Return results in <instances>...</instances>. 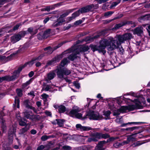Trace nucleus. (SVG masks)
Returning <instances> with one entry per match:
<instances>
[{"mask_svg":"<svg viewBox=\"0 0 150 150\" xmlns=\"http://www.w3.org/2000/svg\"><path fill=\"white\" fill-rule=\"evenodd\" d=\"M136 128V127H134L128 128H127L124 130L128 131L129 132H130L133 131Z\"/></svg>","mask_w":150,"mask_h":150,"instance_id":"ea45409f","label":"nucleus"},{"mask_svg":"<svg viewBox=\"0 0 150 150\" xmlns=\"http://www.w3.org/2000/svg\"><path fill=\"white\" fill-rule=\"evenodd\" d=\"M33 80V79H30L28 81H27L26 83H24L23 84V86L25 87L27 85L29 84Z\"/></svg>","mask_w":150,"mask_h":150,"instance_id":"49530a36","label":"nucleus"},{"mask_svg":"<svg viewBox=\"0 0 150 150\" xmlns=\"http://www.w3.org/2000/svg\"><path fill=\"white\" fill-rule=\"evenodd\" d=\"M82 22V21L81 20H79L76 21L75 23V24L76 25H78L81 23Z\"/></svg>","mask_w":150,"mask_h":150,"instance_id":"680f3d73","label":"nucleus"},{"mask_svg":"<svg viewBox=\"0 0 150 150\" xmlns=\"http://www.w3.org/2000/svg\"><path fill=\"white\" fill-rule=\"evenodd\" d=\"M140 98L139 97L136 99H135L133 101L135 104V105H130L128 106H122L119 109H117L114 108L113 109L114 115H118L121 113L127 112L129 111H132L135 109H141L142 107L141 105L140 101H139Z\"/></svg>","mask_w":150,"mask_h":150,"instance_id":"f03ea898","label":"nucleus"},{"mask_svg":"<svg viewBox=\"0 0 150 150\" xmlns=\"http://www.w3.org/2000/svg\"><path fill=\"white\" fill-rule=\"evenodd\" d=\"M21 25V23H19L17 24L13 28V30H15L18 29V28Z\"/></svg>","mask_w":150,"mask_h":150,"instance_id":"864d4df0","label":"nucleus"},{"mask_svg":"<svg viewBox=\"0 0 150 150\" xmlns=\"http://www.w3.org/2000/svg\"><path fill=\"white\" fill-rule=\"evenodd\" d=\"M57 69L53 71H50L48 73L47 76V77L45 78V81H48V80H51L53 79L56 76V73H57Z\"/></svg>","mask_w":150,"mask_h":150,"instance_id":"9b49d317","label":"nucleus"},{"mask_svg":"<svg viewBox=\"0 0 150 150\" xmlns=\"http://www.w3.org/2000/svg\"><path fill=\"white\" fill-rule=\"evenodd\" d=\"M64 122V120H63L56 119L55 121L53 123L54 124L57 123L59 126L62 127L63 125Z\"/></svg>","mask_w":150,"mask_h":150,"instance_id":"5701e85b","label":"nucleus"},{"mask_svg":"<svg viewBox=\"0 0 150 150\" xmlns=\"http://www.w3.org/2000/svg\"><path fill=\"white\" fill-rule=\"evenodd\" d=\"M62 148L64 150H70L71 149V147L68 146H63Z\"/></svg>","mask_w":150,"mask_h":150,"instance_id":"8fccbe9b","label":"nucleus"},{"mask_svg":"<svg viewBox=\"0 0 150 150\" xmlns=\"http://www.w3.org/2000/svg\"><path fill=\"white\" fill-rule=\"evenodd\" d=\"M19 98L18 97H16L15 99V103L18 108H19Z\"/></svg>","mask_w":150,"mask_h":150,"instance_id":"4c0bfd02","label":"nucleus"},{"mask_svg":"<svg viewBox=\"0 0 150 150\" xmlns=\"http://www.w3.org/2000/svg\"><path fill=\"white\" fill-rule=\"evenodd\" d=\"M41 96L42 97V99L43 100L45 103L46 104L47 99L49 97L48 95L44 93L41 95Z\"/></svg>","mask_w":150,"mask_h":150,"instance_id":"c85d7f7f","label":"nucleus"},{"mask_svg":"<svg viewBox=\"0 0 150 150\" xmlns=\"http://www.w3.org/2000/svg\"><path fill=\"white\" fill-rule=\"evenodd\" d=\"M137 134L135 133L134 134H132L127 137V140L129 141V142L135 141L136 140L135 135Z\"/></svg>","mask_w":150,"mask_h":150,"instance_id":"4be33fe9","label":"nucleus"},{"mask_svg":"<svg viewBox=\"0 0 150 150\" xmlns=\"http://www.w3.org/2000/svg\"><path fill=\"white\" fill-rule=\"evenodd\" d=\"M99 136L100 139L101 138L105 139L109 137V135L107 134H103L101 133H99Z\"/></svg>","mask_w":150,"mask_h":150,"instance_id":"7c9ffc66","label":"nucleus"},{"mask_svg":"<svg viewBox=\"0 0 150 150\" xmlns=\"http://www.w3.org/2000/svg\"><path fill=\"white\" fill-rule=\"evenodd\" d=\"M34 74V73L33 72V71H31L29 73V74H28L29 76L30 77H31Z\"/></svg>","mask_w":150,"mask_h":150,"instance_id":"338daca9","label":"nucleus"},{"mask_svg":"<svg viewBox=\"0 0 150 150\" xmlns=\"http://www.w3.org/2000/svg\"><path fill=\"white\" fill-rule=\"evenodd\" d=\"M117 139H118V138L117 137H112L110 138L107 139V141L106 142V143L111 142H113L115 140Z\"/></svg>","mask_w":150,"mask_h":150,"instance_id":"79ce46f5","label":"nucleus"},{"mask_svg":"<svg viewBox=\"0 0 150 150\" xmlns=\"http://www.w3.org/2000/svg\"><path fill=\"white\" fill-rule=\"evenodd\" d=\"M142 32V30L141 28H137L135 29L134 33L139 35Z\"/></svg>","mask_w":150,"mask_h":150,"instance_id":"a878e982","label":"nucleus"},{"mask_svg":"<svg viewBox=\"0 0 150 150\" xmlns=\"http://www.w3.org/2000/svg\"><path fill=\"white\" fill-rule=\"evenodd\" d=\"M71 73L70 70L67 69L61 68L57 69V75L60 78H64V75H68Z\"/></svg>","mask_w":150,"mask_h":150,"instance_id":"39448f33","label":"nucleus"},{"mask_svg":"<svg viewBox=\"0 0 150 150\" xmlns=\"http://www.w3.org/2000/svg\"><path fill=\"white\" fill-rule=\"evenodd\" d=\"M2 123L1 127V129L3 133H5L6 131V126L4 120H2Z\"/></svg>","mask_w":150,"mask_h":150,"instance_id":"393cba45","label":"nucleus"},{"mask_svg":"<svg viewBox=\"0 0 150 150\" xmlns=\"http://www.w3.org/2000/svg\"><path fill=\"white\" fill-rule=\"evenodd\" d=\"M113 12L112 11H108L105 13L104 16H105L109 17L110 16Z\"/></svg>","mask_w":150,"mask_h":150,"instance_id":"a18cd8bd","label":"nucleus"},{"mask_svg":"<svg viewBox=\"0 0 150 150\" xmlns=\"http://www.w3.org/2000/svg\"><path fill=\"white\" fill-rule=\"evenodd\" d=\"M87 116L90 119L93 120H99L102 118V116L100 115L98 112L93 111H89Z\"/></svg>","mask_w":150,"mask_h":150,"instance_id":"423d86ee","label":"nucleus"},{"mask_svg":"<svg viewBox=\"0 0 150 150\" xmlns=\"http://www.w3.org/2000/svg\"><path fill=\"white\" fill-rule=\"evenodd\" d=\"M94 5L93 4H91L88 5L85 7L82 8L77 11L79 12V15L80 13H83L87 12L90 10L92 8H94Z\"/></svg>","mask_w":150,"mask_h":150,"instance_id":"dca6fc26","label":"nucleus"},{"mask_svg":"<svg viewBox=\"0 0 150 150\" xmlns=\"http://www.w3.org/2000/svg\"><path fill=\"white\" fill-rule=\"evenodd\" d=\"M16 117L17 118L18 120L21 119V117L20 116L19 113H16Z\"/></svg>","mask_w":150,"mask_h":150,"instance_id":"0e129e2a","label":"nucleus"},{"mask_svg":"<svg viewBox=\"0 0 150 150\" xmlns=\"http://www.w3.org/2000/svg\"><path fill=\"white\" fill-rule=\"evenodd\" d=\"M36 59H33L31 62H29L28 63H27L23 65L22 66L20 67H19L18 69L15 71L14 72L15 73H17L18 75V76H19V74L20 72L23 69L24 67H26L27 65H28L29 66H31L34 63V61Z\"/></svg>","mask_w":150,"mask_h":150,"instance_id":"ddd939ff","label":"nucleus"},{"mask_svg":"<svg viewBox=\"0 0 150 150\" xmlns=\"http://www.w3.org/2000/svg\"><path fill=\"white\" fill-rule=\"evenodd\" d=\"M100 139L99 133H95L91 135V137L88 139V141L90 142L92 141L96 142Z\"/></svg>","mask_w":150,"mask_h":150,"instance_id":"4468645a","label":"nucleus"},{"mask_svg":"<svg viewBox=\"0 0 150 150\" xmlns=\"http://www.w3.org/2000/svg\"><path fill=\"white\" fill-rule=\"evenodd\" d=\"M114 147L117 148L121 146V143L116 142L113 144Z\"/></svg>","mask_w":150,"mask_h":150,"instance_id":"37998d69","label":"nucleus"},{"mask_svg":"<svg viewBox=\"0 0 150 150\" xmlns=\"http://www.w3.org/2000/svg\"><path fill=\"white\" fill-rule=\"evenodd\" d=\"M44 50L47 51V52L48 54H51L53 51L52 48L50 47L45 48Z\"/></svg>","mask_w":150,"mask_h":150,"instance_id":"72a5a7b5","label":"nucleus"},{"mask_svg":"<svg viewBox=\"0 0 150 150\" xmlns=\"http://www.w3.org/2000/svg\"><path fill=\"white\" fill-rule=\"evenodd\" d=\"M76 127L78 130L81 131H88L92 129V128L90 127L82 126L80 124H76Z\"/></svg>","mask_w":150,"mask_h":150,"instance_id":"f3484780","label":"nucleus"},{"mask_svg":"<svg viewBox=\"0 0 150 150\" xmlns=\"http://www.w3.org/2000/svg\"><path fill=\"white\" fill-rule=\"evenodd\" d=\"M28 31L31 35H34L37 33L38 30L37 29L34 30L32 28H29L28 29Z\"/></svg>","mask_w":150,"mask_h":150,"instance_id":"bb28decb","label":"nucleus"},{"mask_svg":"<svg viewBox=\"0 0 150 150\" xmlns=\"http://www.w3.org/2000/svg\"><path fill=\"white\" fill-rule=\"evenodd\" d=\"M142 123H143V122H128V124H136V125H140Z\"/></svg>","mask_w":150,"mask_h":150,"instance_id":"6e6d98bb","label":"nucleus"},{"mask_svg":"<svg viewBox=\"0 0 150 150\" xmlns=\"http://www.w3.org/2000/svg\"><path fill=\"white\" fill-rule=\"evenodd\" d=\"M36 131L35 129H32L31 131V133L32 134H35L36 133Z\"/></svg>","mask_w":150,"mask_h":150,"instance_id":"774afa93","label":"nucleus"},{"mask_svg":"<svg viewBox=\"0 0 150 150\" xmlns=\"http://www.w3.org/2000/svg\"><path fill=\"white\" fill-rule=\"evenodd\" d=\"M89 48L87 46H81L80 47V52H85L88 50Z\"/></svg>","mask_w":150,"mask_h":150,"instance_id":"58836bf2","label":"nucleus"},{"mask_svg":"<svg viewBox=\"0 0 150 150\" xmlns=\"http://www.w3.org/2000/svg\"><path fill=\"white\" fill-rule=\"evenodd\" d=\"M110 113L111 112L109 110L104 111V112L103 114L106 117L105 118L106 119L109 118V116Z\"/></svg>","mask_w":150,"mask_h":150,"instance_id":"c9c22d12","label":"nucleus"},{"mask_svg":"<svg viewBox=\"0 0 150 150\" xmlns=\"http://www.w3.org/2000/svg\"><path fill=\"white\" fill-rule=\"evenodd\" d=\"M88 149L87 147L85 146L79 148V150H88Z\"/></svg>","mask_w":150,"mask_h":150,"instance_id":"5fc2aeb1","label":"nucleus"},{"mask_svg":"<svg viewBox=\"0 0 150 150\" xmlns=\"http://www.w3.org/2000/svg\"><path fill=\"white\" fill-rule=\"evenodd\" d=\"M129 142L128 140H127H127L124 141L122 142L121 143V146H122L124 145L127 144H128Z\"/></svg>","mask_w":150,"mask_h":150,"instance_id":"603ef678","label":"nucleus"},{"mask_svg":"<svg viewBox=\"0 0 150 150\" xmlns=\"http://www.w3.org/2000/svg\"><path fill=\"white\" fill-rule=\"evenodd\" d=\"M18 76L17 73H15L14 72V75L11 76H6L0 78V82H1L4 81H9L13 80L16 78Z\"/></svg>","mask_w":150,"mask_h":150,"instance_id":"9d476101","label":"nucleus"},{"mask_svg":"<svg viewBox=\"0 0 150 150\" xmlns=\"http://www.w3.org/2000/svg\"><path fill=\"white\" fill-rule=\"evenodd\" d=\"M16 92L17 93L18 95L20 96H21L22 95V91L19 89H18L16 90Z\"/></svg>","mask_w":150,"mask_h":150,"instance_id":"c03bdc74","label":"nucleus"},{"mask_svg":"<svg viewBox=\"0 0 150 150\" xmlns=\"http://www.w3.org/2000/svg\"><path fill=\"white\" fill-rule=\"evenodd\" d=\"M144 18L147 20H150V14L145 16Z\"/></svg>","mask_w":150,"mask_h":150,"instance_id":"e2e57ef3","label":"nucleus"},{"mask_svg":"<svg viewBox=\"0 0 150 150\" xmlns=\"http://www.w3.org/2000/svg\"><path fill=\"white\" fill-rule=\"evenodd\" d=\"M44 148V146L43 145H41L38 147L37 150H43Z\"/></svg>","mask_w":150,"mask_h":150,"instance_id":"bf43d9fd","label":"nucleus"},{"mask_svg":"<svg viewBox=\"0 0 150 150\" xmlns=\"http://www.w3.org/2000/svg\"><path fill=\"white\" fill-rule=\"evenodd\" d=\"M24 104L26 107L32 109V107L29 105V101L28 100H25L24 102Z\"/></svg>","mask_w":150,"mask_h":150,"instance_id":"e433bc0d","label":"nucleus"},{"mask_svg":"<svg viewBox=\"0 0 150 150\" xmlns=\"http://www.w3.org/2000/svg\"><path fill=\"white\" fill-rule=\"evenodd\" d=\"M28 129V128L27 127H25L20 130L19 133L21 134H23L26 132Z\"/></svg>","mask_w":150,"mask_h":150,"instance_id":"f704fd0d","label":"nucleus"},{"mask_svg":"<svg viewBox=\"0 0 150 150\" xmlns=\"http://www.w3.org/2000/svg\"><path fill=\"white\" fill-rule=\"evenodd\" d=\"M51 137H53V136H47L46 135L42 136L41 138V139L43 141H45L46 140L50 138Z\"/></svg>","mask_w":150,"mask_h":150,"instance_id":"473e14b6","label":"nucleus"},{"mask_svg":"<svg viewBox=\"0 0 150 150\" xmlns=\"http://www.w3.org/2000/svg\"><path fill=\"white\" fill-rule=\"evenodd\" d=\"M143 144H144V142H137L134 143L132 145V146L133 147H135L136 146H139Z\"/></svg>","mask_w":150,"mask_h":150,"instance_id":"a19ab883","label":"nucleus"},{"mask_svg":"<svg viewBox=\"0 0 150 150\" xmlns=\"http://www.w3.org/2000/svg\"><path fill=\"white\" fill-rule=\"evenodd\" d=\"M94 5L93 4H91L88 5L85 7L82 8L77 11L79 12V15L80 13H83L87 12L90 10L92 8H94Z\"/></svg>","mask_w":150,"mask_h":150,"instance_id":"2eb2a0df","label":"nucleus"},{"mask_svg":"<svg viewBox=\"0 0 150 150\" xmlns=\"http://www.w3.org/2000/svg\"><path fill=\"white\" fill-rule=\"evenodd\" d=\"M68 62H69V61L67 59V58H64L62 61L61 63V65L62 67H64Z\"/></svg>","mask_w":150,"mask_h":150,"instance_id":"2f4dec72","label":"nucleus"},{"mask_svg":"<svg viewBox=\"0 0 150 150\" xmlns=\"http://www.w3.org/2000/svg\"><path fill=\"white\" fill-rule=\"evenodd\" d=\"M132 38V35L129 33L124 35L116 36L114 39L112 37L102 39L100 42L99 50L103 54L105 52L104 49L106 47L109 51L118 48L122 43Z\"/></svg>","mask_w":150,"mask_h":150,"instance_id":"f257e3e1","label":"nucleus"},{"mask_svg":"<svg viewBox=\"0 0 150 150\" xmlns=\"http://www.w3.org/2000/svg\"><path fill=\"white\" fill-rule=\"evenodd\" d=\"M74 10V9H72L68 10L66 13L62 15L58 19V22L55 25L56 26H58L61 25L62 23L65 21L63 18L67 16L69 13L72 12Z\"/></svg>","mask_w":150,"mask_h":150,"instance_id":"0eeeda50","label":"nucleus"},{"mask_svg":"<svg viewBox=\"0 0 150 150\" xmlns=\"http://www.w3.org/2000/svg\"><path fill=\"white\" fill-rule=\"evenodd\" d=\"M19 124L21 126H24L25 125L27 122V120L25 119L21 118L18 120Z\"/></svg>","mask_w":150,"mask_h":150,"instance_id":"b1692460","label":"nucleus"},{"mask_svg":"<svg viewBox=\"0 0 150 150\" xmlns=\"http://www.w3.org/2000/svg\"><path fill=\"white\" fill-rule=\"evenodd\" d=\"M78 49H76V50L73 51V53L69 56L68 57V59L71 61L74 60L76 58V55L79 53V52L78 51Z\"/></svg>","mask_w":150,"mask_h":150,"instance_id":"6ab92c4d","label":"nucleus"},{"mask_svg":"<svg viewBox=\"0 0 150 150\" xmlns=\"http://www.w3.org/2000/svg\"><path fill=\"white\" fill-rule=\"evenodd\" d=\"M8 29V28H6L2 29L0 30V37L2 36V35H3L4 34L5 32H9L11 31V30L9 31H8L7 30Z\"/></svg>","mask_w":150,"mask_h":150,"instance_id":"c756f323","label":"nucleus"},{"mask_svg":"<svg viewBox=\"0 0 150 150\" xmlns=\"http://www.w3.org/2000/svg\"><path fill=\"white\" fill-rule=\"evenodd\" d=\"M115 100L117 101V103L120 104L122 102V99L121 97H117L115 98Z\"/></svg>","mask_w":150,"mask_h":150,"instance_id":"3c124183","label":"nucleus"},{"mask_svg":"<svg viewBox=\"0 0 150 150\" xmlns=\"http://www.w3.org/2000/svg\"><path fill=\"white\" fill-rule=\"evenodd\" d=\"M25 34V32L21 33V35L18 34L14 35L12 36L11 38V42L14 43L19 41L22 37H24Z\"/></svg>","mask_w":150,"mask_h":150,"instance_id":"6e6552de","label":"nucleus"},{"mask_svg":"<svg viewBox=\"0 0 150 150\" xmlns=\"http://www.w3.org/2000/svg\"><path fill=\"white\" fill-rule=\"evenodd\" d=\"M25 117L32 120L33 119L35 118V115L30 114V112H25L23 113Z\"/></svg>","mask_w":150,"mask_h":150,"instance_id":"aec40b11","label":"nucleus"},{"mask_svg":"<svg viewBox=\"0 0 150 150\" xmlns=\"http://www.w3.org/2000/svg\"><path fill=\"white\" fill-rule=\"evenodd\" d=\"M79 16V12L76 11L72 14L71 17L67 18V21L68 22H69L72 19H74L76 17Z\"/></svg>","mask_w":150,"mask_h":150,"instance_id":"412c9836","label":"nucleus"},{"mask_svg":"<svg viewBox=\"0 0 150 150\" xmlns=\"http://www.w3.org/2000/svg\"><path fill=\"white\" fill-rule=\"evenodd\" d=\"M16 127L17 124H15L11 126L8 130V138L10 140V143H12L13 137L15 135Z\"/></svg>","mask_w":150,"mask_h":150,"instance_id":"20e7f679","label":"nucleus"},{"mask_svg":"<svg viewBox=\"0 0 150 150\" xmlns=\"http://www.w3.org/2000/svg\"><path fill=\"white\" fill-rule=\"evenodd\" d=\"M124 24L123 23H119L116 25L115 26V28L116 29L119 28L123 26Z\"/></svg>","mask_w":150,"mask_h":150,"instance_id":"de8ad7c7","label":"nucleus"},{"mask_svg":"<svg viewBox=\"0 0 150 150\" xmlns=\"http://www.w3.org/2000/svg\"><path fill=\"white\" fill-rule=\"evenodd\" d=\"M120 0H118V2H115L112 3L111 6L112 7H114V6H116L117 5V4L119 3L120 2Z\"/></svg>","mask_w":150,"mask_h":150,"instance_id":"4d7b16f0","label":"nucleus"},{"mask_svg":"<svg viewBox=\"0 0 150 150\" xmlns=\"http://www.w3.org/2000/svg\"><path fill=\"white\" fill-rule=\"evenodd\" d=\"M106 143V141H103L100 142L96 146L95 150H105V148L103 147L104 145Z\"/></svg>","mask_w":150,"mask_h":150,"instance_id":"a211bd4d","label":"nucleus"},{"mask_svg":"<svg viewBox=\"0 0 150 150\" xmlns=\"http://www.w3.org/2000/svg\"><path fill=\"white\" fill-rule=\"evenodd\" d=\"M81 109L78 106L74 105L70 111L69 115L72 117L80 119L82 115L81 113L79 112L81 111Z\"/></svg>","mask_w":150,"mask_h":150,"instance_id":"7ed1b4c3","label":"nucleus"},{"mask_svg":"<svg viewBox=\"0 0 150 150\" xmlns=\"http://www.w3.org/2000/svg\"><path fill=\"white\" fill-rule=\"evenodd\" d=\"M50 6L47 7L45 8L44 9H43V11H50Z\"/></svg>","mask_w":150,"mask_h":150,"instance_id":"69168bd1","label":"nucleus"},{"mask_svg":"<svg viewBox=\"0 0 150 150\" xmlns=\"http://www.w3.org/2000/svg\"><path fill=\"white\" fill-rule=\"evenodd\" d=\"M51 86H50L47 85L45 88V90L46 91H47L49 90L50 89Z\"/></svg>","mask_w":150,"mask_h":150,"instance_id":"13d9d810","label":"nucleus"},{"mask_svg":"<svg viewBox=\"0 0 150 150\" xmlns=\"http://www.w3.org/2000/svg\"><path fill=\"white\" fill-rule=\"evenodd\" d=\"M66 110L65 107L63 105H61L58 107V110L60 113H63Z\"/></svg>","mask_w":150,"mask_h":150,"instance_id":"cd10ccee","label":"nucleus"},{"mask_svg":"<svg viewBox=\"0 0 150 150\" xmlns=\"http://www.w3.org/2000/svg\"><path fill=\"white\" fill-rule=\"evenodd\" d=\"M51 29H48L45 31L44 33H41L38 35V37L40 39H42V38H47L49 36L50 33Z\"/></svg>","mask_w":150,"mask_h":150,"instance_id":"f8f14e48","label":"nucleus"},{"mask_svg":"<svg viewBox=\"0 0 150 150\" xmlns=\"http://www.w3.org/2000/svg\"><path fill=\"white\" fill-rule=\"evenodd\" d=\"M73 84L76 88L79 89L80 87V84L78 82L75 81Z\"/></svg>","mask_w":150,"mask_h":150,"instance_id":"09e8293b","label":"nucleus"},{"mask_svg":"<svg viewBox=\"0 0 150 150\" xmlns=\"http://www.w3.org/2000/svg\"><path fill=\"white\" fill-rule=\"evenodd\" d=\"M97 1L98 3L101 4L103 3L108 1V0H96Z\"/></svg>","mask_w":150,"mask_h":150,"instance_id":"052dcab7","label":"nucleus"},{"mask_svg":"<svg viewBox=\"0 0 150 150\" xmlns=\"http://www.w3.org/2000/svg\"><path fill=\"white\" fill-rule=\"evenodd\" d=\"M63 57L62 55H60L55 57L51 60L47 62L46 67L48 65H53L55 63L58 62Z\"/></svg>","mask_w":150,"mask_h":150,"instance_id":"1a4fd4ad","label":"nucleus"}]
</instances>
